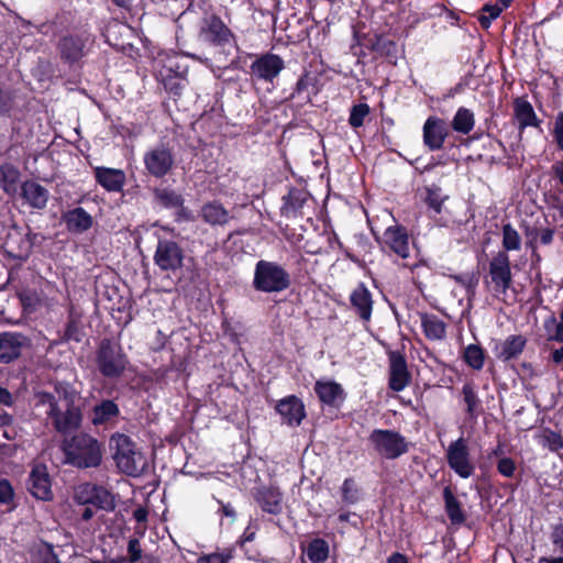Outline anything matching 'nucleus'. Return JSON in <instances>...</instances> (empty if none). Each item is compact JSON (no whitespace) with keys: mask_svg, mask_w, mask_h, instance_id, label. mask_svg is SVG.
<instances>
[{"mask_svg":"<svg viewBox=\"0 0 563 563\" xmlns=\"http://www.w3.org/2000/svg\"><path fill=\"white\" fill-rule=\"evenodd\" d=\"M62 448L66 463L75 467H97L101 463L102 453L100 444L87 433H78L70 439H65Z\"/></svg>","mask_w":563,"mask_h":563,"instance_id":"obj_1","label":"nucleus"},{"mask_svg":"<svg viewBox=\"0 0 563 563\" xmlns=\"http://www.w3.org/2000/svg\"><path fill=\"white\" fill-rule=\"evenodd\" d=\"M117 467L129 476H140L147 468V459L125 434L115 433L110 438Z\"/></svg>","mask_w":563,"mask_h":563,"instance_id":"obj_2","label":"nucleus"},{"mask_svg":"<svg viewBox=\"0 0 563 563\" xmlns=\"http://www.w3.org/2000/svg\"><path fill=\"white\" fill-rule=\"evenodd\" d=\"M254 288L265 292H279L290 285L289 274L279 265L260 261L255 267Z\"/></svg>","mask_w":563,"mask_h":563,"instance_id":"obj_3","label":"nucleus"},{"mask_svg":"<svg viewBox=\"0 0 563 563\" xmlns=\"http://www.w3.org/2000/svg\"><path fill=\"white\" fill-rule=\"evenodd\" d=\"M97 364L100 373L106 377L120 376L126 364L125 355L118 343L102 340L97 352Z\"/></svg>","mask_w":563,"mask_h":563,"instance_id":"obj_4","label":"nucleus"},{"mask_svg":"<svg viewBox=\"0 0 563 563\" xmlns=\"http://www.w3.org/2000/svg\"><path fill=\"white\" fill-rule=\"evenodd\" d=\"M374 449L386 459H397L408 450L405 438L391 430H374L369 435Z\"/></svg>","mask_w":563,"mask_h":563,"instance_id":"obj_5","label":"nucleus"},{"mask_svg":"<svg viewBox=\"0 0 563 563\" xmlns=\"http://www.w3.org/2000/svg\"><path fill=\"white\" fill-rule=\"evenodd\" d=\"M489 276L494 285V294L501 298L512 284L509 256L505 251L496 253L489 262Z\"/></svg>","mask_w":563,"mask_h":563,"instance_id":"obj_6","label":"nucleus"},{"mask_svg":"<svg viewBox=\"0 0 563 563\" xmlns=\"http://www.w3.org/2000/svg\"><path fill=\"white\" fill-rule=\"evenodd\" d=\"M198 37L202 42L221 46L228 44L233 34L218 15L210 14L202 19Z\"/></svg>","mask_w":563,"mask_h":563,"instance_id":"obj_7","label":"nucleus"},{"mask_svg":"<svg viewBox=\"0 0 563 563\" xmlns=\"http://www.w3.org/2000/svg\"><path fill=\"white\" fill-rule=\"evenodd\" d=\"M146 172L156 178L166 176L174 166V154L164 144L150 148L143 158Z\"/></svg>","mask_w":563,"mask_h":563,"instance_id":"obj_8","label":"nucleus"},{"mask_svg":"<svg viewBox=\"0 0 563 563\" xmlns=\"http://www.w3.org/2000/svg\"><path fill=\"white\" fill-rule=\"evenodd\" d=\"M184 250L172 240H159L154 254L155 264L164 272H176L183 266Z\"/></svg>","mask_w":563,"mask_h":563,"instance_id":"obj_9","label":"nucleus"},{"mask_svg":"<svg viewBox=\"0 0 563 563\" xmlns=\"http://www.w3.org/2000/svg\"><path fill=\"white\" fill-rule=\"evenodd\" d=\"M89 36L86 34H65L57 41L56 48L60 58L67 64L79 62L87 52Z\"/></svg>","mask_w":563,"mask_h":563,"instance_id":"obj_10","label":"nucleus"},{"mask_svg":"<svg viewBox=\"0 0 563 563\" xmlns=\"http://www.w3.org/2000/svg\"><path fill=\"white\" fill-rule=\"evenodd\" d=\"M446 457L450 467L461 477L467 478L473 474L474 465L470 461L468 448L463 438L449 445Z\"/></svg>","mask_w":563,"mask_h":563,"instance_id":"obj_11","label":"nucleus"},{"mask_svg":"<svg viewBox=\"0 0 563 563\" xmlns=\"http://www.w3.org/2000/svg\"><path fill=\"white\" fill-rule=\"evenodd\" d=\"M30 343V339L20 332L0 333V363L9 364L19 358Z\"/></svg>","mask_w":563,"mask_h":563,"instance_id":"obj_12","label":"nucleus"},{"mask_svg":"<svg viewBox=\"0 0 563 563\" xmlns=\"http://www.w3.org/2000/svg\"><path fill=\"white\" fill-rule=\"evenodd\" d=\"M27 489L36 499L44 501L53 499L51 476L45 465L33 466L27 481Z\"/></svg>","mask_w":563,"mask_h":563,"instance_id":"obj_13","label":"nucleus"},{"mask_svg":"<svg viewBox=\"0 0 563 563\" xmlns=\"http://www.w3.org/2000/svg\"><path fill=\"white\" fill-rule=\"evenodd\" d=\"M389 356V388L394 391H401L405 389L411 379V375L407 368V362L405 356L399 353L391 351L388 353Z\"/></svg>","mask_w":563,"mask_h":563,"instance_id":"obj_14","label":"nucleus"},{"mask_svg":"<svg viewBox=\"0 0 563 563\" xmlns=\"http://www.w3.org/2000/svg\"><path fill=\"white\" fill-rule=\"evenodd\" d=\"M284 68V60L274 54H264L251 65V73L258 79L272 81Z\"/></svg>","mask_w":563,"mask_h":563,"instance_id":"obj_15","label":"nucleus"},{"mask_svg":"<svg viewBox=\"0 0 563 563\" xmlns=\"http://www.w3.org/2000/svg\"><path fill=\"white\" fill-rule=\"evenodd\" d=\"M449 134L444 120L437 117H429L423 125V142L431 150L442 148Z\"/></svg>","mask_w":563,"mask_h":563,"instance_id":"obj_16","label":"nucleus"},{"mask_svg":"<svg viewBox=\"0 0 563 563\" xmlns=\"http://www.w3.org/2000/svg\"><path fill=\"white\" fill-rule=\"evenodd\" d=\"M81 418L79 407L66 406L64 411L59 409L51 419L57 432L67 434L80 427Z\"/></svg>","mask_w":563,"mask_h":563,"instance_id":"obj_17","label":"nucleus"},{"mask_svg":"<svg viewBox=\"0 0 563 563\" xmlns=\"http://www.w3.org/2000/svg\"><path fill=\"white\" fill-rule=\"evenodd\" d=\"M21 196L34 209H44L48 201V190L34 180L22 184Z\"/></svg>","mask_w":563,"mask_h":563,"instance_id":"obj_18","label":"nucleus"},{"mask_svg":"<svg viewBox=\"0 0 563 563\" xmlns=\"http://www.w3.org/2000/svg\"><path fill=\"white\" fill-rule=\"evenodd\" d=\"M276 409L289 426L299 424L305 418L303 405L296 396L282 399L277 404Z\"/></svg>","mask_w":563,"mask_h":563,"instance_id":"obj_19","label":"nucleus"},{"mask_svg":"<svg viewBox=\"0 0 563 563\" xmlns=\"http://www.w3.org/2000/svg\"><path fill=\"white\" fill-rule=\"evenodd\" d=\"M255 499L263 511L278 515L283 510L282 494L276 487H261L255 494Z\"/></svg>","mask_w":563,"mask_h":563,"instance_id":"obj_20","label":"nucleus"},{"mask_svg":"<svg viewBox=\"0 0 563 563\" xmlns=\"http://www.w3.org/2000/svg\"><path fill=\"white\" fill-rule=\"evenodd\" d=\"M527 339L523 335H509L496 346V357L503 362L517 358L525 350Z\"/></svg>","mask_w":563,"mask_h":563,"instance_id":"obj_21","label":"nucleus"},{"mask_svg":"<svg viewBox=\"0 0 563 563\" xmlns=\"http://www.w3.org/2000/svg\"><path fill=\"white\" fill-rule=\"evenodd\" d=\"M350 300L358 317L368 321L373 310V300L368 289L363 284L358 285L351 294Z\"/></svg>","mask_w":563,"mask_h":563,"instance_id":"obj_22","label":"nucleus"},{"mask_svg":"<svg viewBox=\"0 0 563 563\" xmlns=\"http://www.w3.org/2000/svg\"><path fill=\"white\" fill-rule=\"evenodd\" d=\"M314 390L321 402L336 407L344 399L342 387L334 382H317Z\"/></svg>","mask_w":563,"mask_h":563,"instance_id":"obj_23","label":"nucleus"},{"mask_svg":"<svg viewBox=\"0 0 563 563\" xmlns=\"http://www.w3.org/2000/svg\"><path fill=\"white\" fill-rule=\"evenodd\" d=\"M68 231L74 233H82L89 230L92 225L91 216L81 207H77L63 217Z\"/></svg>","mask_w":563,"mask_h":563,"instance_id":"obj_24","label":"nucleus"},{"mask_svg":"<svg viewBox=\"0 0 563 563\" xmlns=\"http://www.w3.org/2000/svg\"><path fill=\"white\" fill-rule=\"evenodd\" d=\"M385 242L400 257L407 258L409 256L408 235L404 228H388L385 232Z\"/></svg>","mask_w":563,"mask_h":563,"instance_id":"obj_25","label":"nucleus"},{"mask_svg":"<svg viewBox=\"0 0 563 563\" xmlns=\"http://www.w3.org/2000/svg\"><path fill=\"white\" fill-rule=\"evenodd\" d=\"M97 181L109 191H118L122 188L125 175L120 169L97 167L96 168Z\"/></svg>","mask_w":563,"mask_h":563,"instance_id":"obj_26","label":"nucleus"},{"mask_svg":"<svg viewBox=\"0 0 563 563\" xmlns=\"http://www.w3.org/2000/svg\"><path fill=\"white\" fill-rule=\"evenodd\" d=\"M200 217L210 225H224L230 219L229 212L217 201L203 205Z\"/></svg>","mask_w":563,"mask_h":563,"instance_id":"obj_27","label":"nucleus"},{"mask_svg":"<svg viewBox=\"0 0 563 563\" xmlns=\"http://www.w3.org/2000/svg\"><path fill=\"white\" fill-rule=\"evenodd\" d=\"M82 336L81 313L77 311L74 306H70L68 311V321L62 335V340L80 342Z\"/></svg>","mask_w":563,"mask_h":563,"instance_id":"obj_28","label":"nucleus"},{"mask_svg":"<svg viewBox=\"0 0 563 563\" xmlns=\"http://www.w3.org/2000/svg\"><path fill=\"white\" fill-rule=\"evenodd\" d=\"M30 553L31 563H62L55 547L45 541L35 543Z\"/></svg>","mask_w":563,"mask_h":563,"instance_id":"obj_29","label":"nucleus"},{"mask_svg":"<svg viewBox=\"0 0 563 563\" xmlns=\"http://www.w3.org/2000/svg\"><path fill=\"white\" fill-rule=\"evenodd\" d=\"M515 117L519 123L520 129H525L526 126H537L538 119L536 117L534 110L530 102L522 98H517L514 102Z\"/></svg>","mask_w":563,"mask_h":563,"instance_id":"obj_30","label":"nucleus"},{"mask_svg":"<svg viewBox=\"0 0 563 563\" xmlns=\"http://www.w3.org/2000/svg\"><path fill=\"white\" fill-rule=\"evenodd\" d=\"M308 196V192L301 189L289 190L288 195L284 197L285 202L282 212L287 217L296 216L307 201Z\"/></svg>","mask_w":563,"mask_h":563,"instance_id":"obj_31","label":"nucleus"},{"mask_svg":"<svg viewBox=\"0 0 563 563\" xmlns=\"http://www.w3.org/2000/svg\"><path fill=\"white\" fill-rule=\"evenodd\" d=\"M443 498L445 501V510L451 522L453 525H462L465 521V515L461 508V504L449 486L443 489Z\"/></svg>","mask_w":563,"mask_h":563,"instance_id":"obj_32","label":"nucleus"},{"mask_svg":"<svg viewBox=\"0 0 563 563\" xmlns=\"http://www.w3.org/2000/svg\"><path fill=\"white\" fill-rule=\"evenodd\" d=\"M119 408L112 400H103L95 406L91 421L95 426L103 424L118 417Z\"/></svg>","mask_w":563,"mask_h":563,"instance_id":"obj_33","label":"nucleus"},{"mask_svg":"<svg viewBox=\"0 0 563 563\" xmlns=\"http://www.w3.org/2000/svg\"><path fill=\"white\" fill-rule=\"evenodd\" d=\"M154 200L159 206L168 209L180 208L184 203L183 197L168 188H156L154 190Z\"/></svg>","mask_w":563,"mask_h":563,"instance_id":"obj_34","label":"nucleus"},{"mask_svg":"<svg viewBox=\"0 0 563 563\" xmlns=\"http://www.w3.org/2000/svg\"><path fill=\"white\" fill-rule=\"evenodd\" d=\"M474 124V114L466 108H460L452 120L453 130L462 134H468L473 130Z\"/></svg>","mask_w":563,"mask_h":563,"instance_id":"obj_35","label":"nucleus"},{"mask_svg":"<svg viewBox=\"0 0 563 563\" xmlns=\"http://www.w3.org/2000/svg\"><path fill=\"white\" fill-rule=\"evenodd\" d=\"M54 391H55L54 395L56 396L57 401L63 400L65 404V407L66 406L77 407L76 401H78L80 398L79 393L77 390H75L70 384L64 383V382H56L54 384Z\"/></svg>","mask_w":563,"mask_h":563,"instance_id":"obj_36","label":"nucleus"},{"mask_svg":"<svg viewBox=\"0 0 563 563\" xmlns=\"http://www.w3.org/2000/svg\"><path fill=\"white\" fill-rule=\"evenodd\" d=\"M422 327L426 335L431 340H440L445 335V324L434 316H424Z\"/></svg>","mask_w":563,"mask_h":563,"instance_id":"obj_37","label":"nucleus"},{"mask_svg":"<svg viewBox=\"0 0 563 563\" xmlns=\"http://www.w3.org/2000/svg\"><path fill=\"white\" fill-rule=\"evenodd\" d=\"M91 505L102 510H113L115 507L114 496L104 487L96 485Z\"/></svg>","mask_w":563,"mask_h":563,"instance_id":"obj_38","label":"nucleus"},{"mask_svg":"<svg viewBox=\"0 0 563 563\" xmlns=\"http://www.w3.org/2000/svg\"><path fill=\"white\" fill-rule=\"evenodd\" d=\"M34 400L36 407H43L45 413L52 418L60 409L58 407L57 398L54 394L47 391H36L34 394Z\"/></svg>","mask_w":563,"mask_h":563,"instance_id":"obj_39","label":"nucleus"},{"mask_svg":"<svg viewBox=\"0 0 563 563\" xmlns=\"http://www.w3.org/2000/svg\"><path fill=\"white\" fill-rule=\"evenodd\" d=\"M18 297L23 310L27 313H33L42 306V298L34 290L23 289L18 292Z\"/></svg>","mask_w":563,"mask_h":563,"instance_id":"obj_40","label":"nucleus"},{"mask_svg":"<svg viewBox=\"0 0 563 563\" xmlns=\"http://www.w3.org/2000/svg\"><path fill=\"white\" fill-rule=\"evenodd\" d=\"M18 179L19 170L14 166L10 164L0 166V185L4 191L9 192L14 190Z\"/></svg>","mask_w":563,"mask_h":563,"instance_id":"obj_41","label":"nucleus"},{"mask_svg":"<svg viewBox=\"0 0 563 563\" xmlns=\"http://www.w3.org/2000/svg\"><path fill=\"white\" fill-rule=\"evenodd\" d=\"M329 554V547L325 541L321 539L313 540L307 550V556L312 563H322L327 560Z\"/></svg>","mask_w":563,"mask_h":563,"instance_id":"obj_42","label":"nucleus"},{"mask_svg":"<svg viewBox=\"0 0 563 563\" xmlns=\"http://www.w3.org/2000/svg\"><path fill=\"white\" fill-rule=\"evenodd\" d=\"M463 400L466 405V412L471 418L478 415L479 399L471 384H465L462 388Z\"/></svg>","mask_w":563,"mask_h":563,"instance_id":"obj_43","label":"nucleus"},{"mask_svg":"<svg viewBox=\"0 0 563 563\" xmlns=\"http://www.w3.org/2000/svg\"><path fill=\"white\" fill-rule=\"evenodd\" d=\"M484 351L479 345L470 344L464 351V361L474 369H481L484 365Z\"/></svg>","mask_w":563,"mask_h":563,"instance_id":"obj_44","label":"nucleus"},{"mask_svg":"<svg viewBox=\"0 0 563 563\" xmlns=\"http://www.w3.org/2000/svg\"><path fill=\"white\" fill-rule=\"evenodd\" d=\"M503 246L506 251H518L521 246L519 233L509 223L503 227Z\"/></svg>","mask_w":563,"mask_h":563,"instance_id":"obj_45","label":"nucleus"},{"mask_svg":"<svg viewBox=\"0 0 563 563\" xmlns=\"http://www.w3.org/2000/svg\"><path fill=\"white\" fill-rule=\"evenodd\" d=\"M372 49L384 56H395L397 46L395 42L384 37L376 36L375 41L371 45Z\"/></svg>","mask_w":563,"mask_h":563,"instance_id":"obj_46","label":"nucleus"},{"mask_svg":"<svg viewBox=\"0 0 563 563\" xmlns=\"http://www.w3.org/2000/svg\"><path fill=\"white\" fill-rule=\"evenodd\" d=\"M547 336L549 341L563 343V323L558 322L554 317H550L544 322Z\"/></svg>","mask_w":563,"mask_h":563,"instance_id":"obj_47","label":"nucleus"},{"mask_svg":"<svg viewBox=\"0 0 563 563\" xmlns=\"http://www.w3.org/2000/svg\"><path fill=\"white\" fill-rule=\"evenodd\" d=\"M342 500L346 505H353L360 499V493L352 478H346L341 488Z\"/></svg>","mask_w":563,"mask_h":563,"instance_id":"obj_48","label":"nucleus"},{"mask_svg":"<svg viewBox=\"0 0 563 563\" xmlns=\"http://www.w3.org/2000/svg\"><path fill=\"white\" fill-rule=\"evenodd\" d=\"M369 114V107L366 103H358L351 109L349 122L353 128H360L364 119Z\"/></svg>","mask_w":563,"mask_h":563,"instance_id":"obj_49","label":"nucleus"},{"mask_svg":"<svg viewBox=\"0 0 563 563\" xmlns=\"http://www.w3.org/2000/svg\"><path fill=\"white\" fill-rule=\"evenodd\" d=\"M446 198V196L443 197L441 195V189L439 187L427 188L426 202L437 213L441 212L442 203Z\"/></svg>","mask_w":563,"mask_h":563,"instance_id":"obj_50","label":"nucleus"},{"mask_svg":"<svg viewBox=\"0 0 563 563\" xmlns=\"http://www.w3.org/2000/svg\"><path fill=\"white\" fill-rule=\"evenodd\" d=\"M484 14L478 16V21L484 29H488L492 21L499 16L501 8L497 4H485L483 8Z\"/></svg>","mask_w":563,"mask_h":563,"instance_id":"obj_51","label":"nucleus"},{"mask_svg":"<svg viewBox=\"0 0 563 563\" xmlns=\"http://www.w3.org/2000/svg\"><path fill=\"white\" fill-rule=\"evenodd\" d=\"M554 231L552 229L533 230L529 233L531 246L539 241L543 245H549L553 241Z\"/></svg>","mask_w":563,"mask_h":563,"instance_id":"obj_52","label":"nucleus"},{"mask_svg":"<svg viewBox=\"0 0 563 563\" xmlns=\"http://www.w3.org/2000/svg\"><path fill=\"white\" fill-rule=\"evenodd\" d=\"M96 485L86 483L80 485L76 490V499L82 505L91 503Z\"/></svg>","mask_w":563,"mask_h":563,"instance_id":"obj_53","label":"nucleus"},{"mask_svg":"<svg viewBox=\"0 0 563 563\" xmlns=\"http://www.w3.org/2000/svg\"><path fill=\"white\" fill-rule=\"evenodd\" d=\"M543 444L551 451H559L563 449V438L553 431H545L543 435Z\"/></svg>","mask_w":563,"mask_h":563,"instance_id":"obj_54","label":"nucleus"},{"mask_svg":"<svg viewBox=\"0 0 563 563\" xmlns=\"http://www.w3.org/2000/svg\"><path fill=\"white\" fill-rule=\"evenodd\" d=\"M14 492L8 479L0 478V504L11 505Z\"/></svg>","mask_w":563,"mask_h":563,"instance_id":"obj_55","label":"nucleus"},{"mask_svg":"<svg viewBox=\"0 0 563 563\" xmlns=\"http://www.w3.org/2000/svg\"><path fill=\"white\" fill-rule=\"evenodd\" d=\"M129 562L136 563L142 558V549L140 541L135 538L131 539L128 544Z\"/></svg>","mask_w":563,"mask_h":563,"instance_id":"obj_56","label":"nucleus"},{"mask_svg":"<svg viewBox=\"0 0 563 563\" xmlns=\"http://www.w3.org/2000/svg\"><path fill=\"white\" fill-rule=\"evenodd\" d=\"M553 135L559 148L563 151V112H560L555 118Z\"/></svg>","mask_w":563,"mask_h":563,"instance_id":"obj_57","label":"nucleus"},{"mask_svg":"<svg viewBox=\"0 0 563 563\" xmlns=\"http://www.w3.org/2000/svg\"><path fill=\"white\" fill-rule=\"evenodd\" d=\"M497 470L501 475L511 477L515 473L516 466L510 457H503L498 461Z\"/></svg>","mask_w":563,"mask_h":563,"instance_id":"obj_58","label":"nucleus"},{"mask_svg":"<svg viewBox=\"0 0 563 563\" xmlns=\"http://www.w3.org/2000/svg\"><path fill=\"white\" fill-rule=\"evenodd\" d=\"M553 544L563 553V525H559L551 533Z\"/></svg>","mask_w":563,"mask_h":563,"instance_id":"obj_59","label":"nucleus"},{"mask_svg":"<svg viewBox=\"0 0 563 563\" xmlns=\"http://www.w3.org/2000/svg\"><path fill=\"white\" fill-rule=\"evenodd\" d=\"M229 556L220 553H212L198 559L197 563H228Z\"/></svg>","mask_w":563,"mask_h":563,"instance_id":"obj_60","label":"nucleus"},{"mask_svg":"<svg viewBox=\"0 0 563 563\" xmlns=\"http://www.w3.org/2000/svg\"><path fill=\"white\" fill-rule=\"evenodd\" d=\"M13 404L12 394L7 388L0 387V405L11 407Z\"/></svg>","mask_w":563,"mask_h":563,"instance_id":"obj_61","label":"nucleus"},{"mask_svg":"<svg viewBox=\"0 0 563 563\" xmlns=\"http://www.w3.org/2000/svg\"><path fill=\"white\" fill-rule=\"evenodd\" d=\"M2 437L8 441H13L19 437V429L14 426L2 428Z\"/></svg>","mask_w":563,"mask_h":563,"instance_id":"obj_62","label":"nucleus"},{"mask_svg":"<svg viewBox=\"0 0 563 563\" xmlns=\"http://www.w3.org/2000/svg\"><path fill=\"white\" fill-rule=\"evenodd\" d=\"M554 177H556L561 185H563V161L556 162L552 166Z\"/></svg>","mask_w":563,"mask_h":563,"instance_id":"obj_63","label":"nucleus"},{"mask_svg":"<svg viewBox=\"0 0 563 563\" xmlns=\"http://www.w3.org/2000/svg\"><path fill=\"white\" fill-rule=\"evenodd\" d=\"M387 563H408V560L404 554L396 552L388 558Z\"/></svg>","mask_w":563,"mask_h":563,"instance_id":"obj_64","label":"nucleus"}]
</instances>
